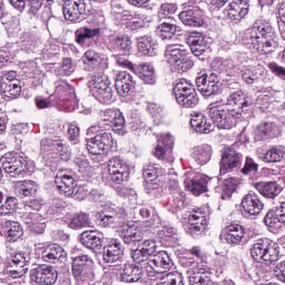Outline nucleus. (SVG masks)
Instances as JSON below:
<instances>
[{
    "label": "nucleus",
    "instance_id": "nucleus-1",
    "mask_svg": "<svg viewBox=\"0 0 285 285\" xmlns=\"http://www.w3.org/2000/svg\"><path fill=\"white\" fill-rule=\"evenodd\" d=\"M240 98L237 96L229 97L226 106L210 105L208 110V117L213 121L216 128L220 130H230L237 126V119L242 117V112H248L246 109H242L239 106Z\"/></svg>",
    "mask_w": 285,
    "mask_h": 285
},
{
    "label": "nucleus",
    "instance_id": "nucleus-2",
    "mask_svg": "<svg viewBox=\"0 0 285 285\" xmlns=\"http://www.w3.org/2000/svg\"><path fill=\"white\" fill-rule=\"evenodd\" d=\"M250 255L255 262H279V245L268 238L257 239L250 247Z\"/></svg>",
    "mask_w": 285,
    "mask_h": 285
},
{
    "label": "nucleus",
    "instance_id": "nucleus-3",
    "mask_svg": "<svg viewBox=\"0 0 285 285\" xmlns=\"http://www.w3.org/2000/svg\"><path fill=\"white\" fill-rule=\"evenodd\" d=\"M176 101L183 108H195L199 104V95L195 85L190 83L186 78L177 80L174 87Z\"/></svg>",
    "mask_w": 285,
    "mask_h": 285
},
{
    "label": "nucleus",
    "instance_id": "nucleus-4",
    "mask_svg": "<svg viewBox=\"0 0 285 285\" xmlns=\"http://www.w3.org/2000/svg\"><path fill=\"white\" fill-rule=\"evenodd\" d=\"M2 168L10 177H26L31 173L30 160L18 153L6 154L2 158Z\"/></svg>",
    "mask_w": 285,
    "mask_h": 285
},
{
    "label": "nucleus",
    "instance_id": "nucleus-5",
    "mask_svg": "<svg viewBox=\"0 0 285 285\" xmlns=\"http://www.w3.org/2000/svg\"><path fill=\"white\" fill-rule=\"evenodd\" d=\"M95 261L87 254L71 257V273L77 282L95 279Z\"/></svg>",
    "mask_w": 285,
    "mask_h": 285
},
{
    "label": "nucleus",
    "instance_id": "nucleus-6",
    "mask_svg": "<svg viewBox=\"0 0 285 285\" xmlns=\"http://www.w3.org/2000/svg\"><path fill=\"white\" fill-rule=\"evenodd\" d=\"M126 219V209L115 204L106 205L105 209L96 215V223L101 228H119Z\"/></svg>",
    "mask_w": 285,
    "mask_h": 285
},
{
    "label": "nucleus",
    "instance_id": "nucleus-7",
    "mask_svg": "<svg viewBox=\"0 0 285 285\" xmlns=\"http://www.w3.org/2000/svg\"><path fill=\"white\" fill-rule=\"evenodd\" d=\"M99 127L94 126L89 128V132H98L94 137L87 139V150L90 155H101L108 153L115 146L112 134L108 131L97 130Z\"/></svg>",
    "mask_w": 285,
    "mask_h": 285
},
{
    "label": "nucleus",
    "instance_id": "nucleus-8",
    "mask_svg": "<svg viewBox=\"0 0 285 285\" xmlns=\"http://www.w3.org/2000/svg\"><path fill=\"white\" fill-rule=\"evenodd\" d=\"M256 28V32H258V37L262 43V52L265 55H271V52H275L277 49V33L275 29L271 24V22H266L264 20H257L254 23Z\"/></svg>",
    "mask_w": 285,
    "mask_h": 285
},
{
    "label": "nucleus",
    "instance_id": "nucleus-9",
    "mask_svg": "<svg viewBox=\"0 0 285 285\" xmlns=\"http://www.w3.org/2000/svg\"><path fill=\"white\" fill-rule=\"evenodd\" d=\"M30 279L37 285H56L59 272L52 265L38 264L30 269Z\"/></svg>",
    "mask_w": 285,
    "mask_h": 285
},
{
    "label": "nucleus",
    "instance_id": "nucleus-10",
    "mask_svg": "<svg viewBox=\"0 0 285 285\" xmlns=\"http://www.w3.org/2000/svg\"><path fill=\"white\" fill-rule=\"evenodd\" d=\"M165 57L170 63H173V66H176L177 70H180L181 72H187V70H190L194 66L193 60L188 58L186 50L179 48L178 45L167 46L165 49Z\"/></svg>",
    "mask_w": 285,
    "mask_h": 285
},
{
    "label": "nucleus",
    "instance_id": "nucleus-11",
    "mask_svg": "<svg viewBox=\"0 0 285 285\" xmlns=\"http://www.w3.org/2000/svg\"><path fill=\"white\" fill-rule=\"evenodd\" d=\"M55 184L60 193L66 197H77V195H82L85 187L77 186V180L72 175H66L63 173L57 174L55 178Z\"/></svg>",
    "mask_w": 285,
    "mask_h": 285
},
{
    "label": "nucleus",
    "instance_id": "nucleus-12",
    "mask_svg": "<svg viewBox=\"0 0 285 285\" xmlns=\"http://www.w3.org/2000/svg\"><path fill=\"white\" fill-rule=\"evenodd\" d=\"M186 42L194 57L199 61H206V51L208 50V37L202 32L191 31L186 37Z\"/></svg>",
    "mask_w": 285,
    "mask_h": 285
},
{
    "label": "nucleus",
    "instance_id": "nucleus-13",
    "mask_svg": "<svg viewBox=\"0 0 285 285\" xmlns=\"http://www.w3.org/2000/svg\"><path fill=\"white\" fill-rule=\"evenodd\" d=\"M157 253V242L153 239H144L140 243V246L130 249V256L135 264H142V266Z\"/></svg>",
    "mask_w": 285,
    "mask_h": 285
},
{
    "label": "nucleus",
    "instance_id": "nucleus-14",
    "mask_svg": "<svg viewBox=\"0 0 285 285\" xmlns=\"http://www.w3.org/2000/svg\"><path fill=\"white\" fill-rule=\"evenodd\" d=\"M28 264H30V255L24 253H17L11 256V259L7 263V273L12 279H19L28 273Z\"/></svg>",
    "mask_w": 285,
    "mask_h": 285
},
{
    "label": "nucleus",
    "instance_id": "nucleus-15",
    "mask_svg": "<svg viewBox=\"0 0 285 285\" xmlns=\"http://www.w3.org/2000/svg\"><path fill=\"white\" fill-rule=\"evenodd\" d=\"M142 267L148 273H164V271L173 268V259L168 252L158 250Z\"/></svg>",
    "mask_w": 285,
    "mask_h": 285
},
{
    "label": "nucleus",
    "instance_id": "nucleus-16",
    "mask_svg": "<svg viewBox=\"0 0 285 285\" xmlns=\"http://www.w3.org/2000/svg\"><path fill=\"white\" fill-rule=\"evenodd\" d=\"M86 0H63L62 14L67 21L77 23L86 14Z\"/></svg>",
    "mask_w": 285,
    "mask_h": 285
},
{
    "label": "nucleus",
    "instance_id": "nucleus-17",
    "mask_svg": "<svg viewBox=\"0 0 285 285\" xmlns=\"http://www.w3.org/2000/svg\"><path fill=\"white\" fill-rule=\"evenodd\" d=\"M196 86L202 92L203 97H213V95H218L219 88V78L217 73L212 72L210 75L205 73L196 78Z\"/></svg>",
    "mask_w": 285,
    "mask_h": 285
},
{
    "label": "nucleus",
    "instance_id": "nucleus-18",
    "mask_svg": "<svg viewBox=\"0 0 285 285\" xmlns=\"http://www.w3.org/2000/svg\"><path fill=\"white\" fill-rule=\"evenodd\" d=\"M173 148H175V138L170 134L161 136L158 139V145L154 150L156 159L165 160L168 164H173L175 158L173 157Z\"/></svg>",
    "mask_w": 285,
    "mask_h": 285
},
{
    "label": "nucleus",
    "instance_id": "nucleus-19",
    "mask_svg": "<svg viewBox=\"0 0 285 285\" xmlns=\"http://www.w3.org/2000/svg\"><path fill=\"white\" fill-rule=\"evenodd\" d=\"M226 89L228 90L229 95L227 97V104L228 100L230 99V97H239L240 101L238 105V108L243 109V110H253V107L255 106V98L253 97V95L246 94L242 90V86L239 85V82L233 81V82H228L226 86Z\"/></svg>",
    "mask_w": 285,
    "mask_h": 285
},
{
    "label": "nucleus",
    "instance_id": "nucleus-20",
    "mask_svg": "<svg viewBox=\"0 0 285 285\" xmlns=\"http://www.w3.org/2000/svg\"><path fill=\"white\" fill-rule=\"evenodd\" d=\"M76 43L81 48H90L92 41L101 37V27L85 26L75 32Z\"/></svg>",
    "mask_w": 285,
    "mask_h": 285
},
{
    "label": "nucleus",
    "instance_id": "nucleus-21",
    "mask_svg": "<svg viewBox=\"0 0 285 285\" xmlns=\"http://www.w3.org/2000/svg\"><path fill=\"white\" fill-rule=\"evenodd\" d=\"M79 242L85 248L92 250L96 256L101 255L104 238L100 233L96 230H85L80 234Z\"/></svg>",
    "mask_w": 285,
    "mask_h": 285
},
{
    "label": "nucleus",
    "instance_id": "nucleus-22",
    "mask_svg": "<svg viewBox=\"0 0 285 285\" xmlns=\"http://www.w3.org/2000/svg\"><path fill=\"white\" fill-rule=\"evenodd\" d=\"M102 259L105 264H118L124 259V250L121 243L117 239H111L107 245L102 246Z\"/></svg>",
    "mask_w": 285,
    "mask_h": 285
},
{
    "label": "nucleus",
    "instance_id": "nucleus-23",
    "mask_svg": "<svg viewBox=\"0 0 285 285\" xmlns=\"http://www.w3.org/2000/svg\"><path fill=\"white\" fill-rule=\"evenodd\" d=\"M240 206L243 208V213L245 215H259L262 210H264V203L259 198V195L255 194V191H249L242 198Z\"/></svg>",
    "mask_w": 285,
    "mask_h": 285
},
{
    "label": "nucleus",
    "instance_id": "nucleus-24",
    "mask_svg": "<svg viewBox=\"0 0 285 285\" xmlns=\"http://www.w3.org/2000/svg\"><path fill=\"white\" fill-rule=\"evenodd\" d=\"M244 227L239 224H232L222 229L220 239L226 242L229 246H237L242 243L245 235Z\"/></svg>",
    "mask_w": 285,
    "mask_h": 285
},
{
    "label": "nucleus",
    "instance_id": "nucleus-25",
    "mask_svg": "<svg viewBox=\"0 0 285 285\" xmlns=\"http://www.w3.org/2000/svg\"><path fill=\"white\" fill-rule=\"evenodd\" d=\"M115 86L120 97H128L135 89V80L128 71H120L115 79Z\"/></svg>",
    "mask_w": 285,
    "mask_h": 285
},
{
    "label": "nucleus",
    "instance_id": "nucleus-26",
    "mask_svg": "<svg viewBox=\"0 0 285 285\" xmlns=\"http://www.w3.org/2000/svg\"><path fill=\"white\" fill-rule=\"evenodd\" d=\"M242 164V154L237 153L234 149H227L222 155L220 160V173L223 175H226V173H230V170H234V168H237Z\"/></svg>",
    "mask_w": 285,
    "mask_h": 285
},
{
    "label": "nucleus",
    "instance_id": "nucleus-27",
    "mask_svg": "<svg viewBox=\"0 0 285 285\" xmlns=\"http://www.w3.org/2000/svg\"><path fill=\"white\" fill-rule=\"evenodd\" d=\"M185 188L193 193L196 197H199L203 193L208 190V178L206 176L197 175L189 176L184 181Z\"/></svg>",
    "mask_w": 285,
    "mask_h": 285
},
{
    "label": "nucleus",
    "instance_id": "nucleus-28",
    "mask_svg": "<svg viewBox=\"0 0 285 285\" xmlns=\"http://www.w3.org/2000/svg\"><path fill=\"white\" fill-rule=\"evenodd\" d=\"M140 265L141 267L136 264L126 263L120 274V282H125V284H135V282H139V279L144 277V264Z\"/></svg>",
    "mask_w": 285,
    "mask_h": 285
},
{
    "label": "nucleus",
    "instance_id": "nucleus-29",
    "mask_svg": "<svg viewBox=\"0 0 285 285\" xmlns=\"http://www.w3.org/2000/svg\"><path fill=\"white\" fill-rule=\"evenodd\" d=\"M208 225V220L206 216L200 212H195V214L189 215L188 225H187V233L195 237L206 230V226Z\"/></svg>",
    "mask_w": 285,
    "mask_h": 285
},
{
    "label": "nucleus",
    "instance_id": "nucleus-30",
    "mask_svg": "<svg viewBox=\"0 0 285 285\" xmlns=\"http://www.w3.org/2000/svg\"><path fill=\"white\" fill-rule=\"evenodd\" d=\"M179 21L188 28H202L204 26V17L198 10L185 9L178 14Z\"/></svg>",
    "mask_w": 285,
    "mask_h": 285
},
{
    "label": "nucleus",
    "instance_id": "nucleus-31",
    "mask_svg": "<svg viewBox=\"0 0 285 285\" xmlns=\"http://www.w3.org/2000/svg\"><path fill=\"white\" fill-rule=\"evenodd\" d=\"M136 40L140 55L145 57H155V55H157V40L153 39L150 36H138Z\"/></svg>",
    "mask_w": 285,
    "mask_h": 285
},
{
    "label": "nucleus",
    "instance_id": "nucleus-32",
    "mask_svg": "<svg viewBox=\"0 0 285 285\" xmlns=\"http://www.w3.org/2000/svg\"><path fill=\"white\" fill-rule=\"evenodd\" d=\"M62 222L67 224L68 228H71L72 230H79L90 226V216L80 212L63 217Z\"/></svg>",
    "mask_w": 285,
    "mask_h": 285
},
{
    "label": "nucleus",
    "instance_id": "nucleus-33",
    "mask_svg": "<svg viewBox=\"0 0 285 285\" xmlns=\"http://www.w3.org/2000/svg\"><path fill=\"white\" fill-rule=\"evenodd\" d=\"M108 48L112 52H122V55H130V50H132V40L128 35L115 37L109 41Z\"/></svg>",
    "mask_w": 285,
    "mask_h": 285
},
{
    "label": "nucleus",
    "instance_id": "nucleus-34",
    "mask_svg": "<svg viewBox=\"0 0 285 285\" xmlns=\"http://www.w3.org/2000/svg\"><path fill=\"white\" fill-rule=\"evenodd\" d=\"M120 237L124 244H126L127 246L139 248L146 235L140 229L127 228L121 232Z\"/></svg>",
    "mask_w": 285,
    "mask_h": 285
},
{
    "label": "nucleus",
    "instance_id": "nucleus-35",
    "mask_svg": "<svg viewBox=\"0 0 285 285\" xmlns=\"http://www.w3.org/2000/svg\"><path fill=\"white\" fill-rule=\"evenodd\" d=\"M255 188L263 197H267L268 199H275L282 193V186L277 181L256 183Z\"/></svg>",
    "mask_w": 285,
    "mask_h": 285
},
{
    "label": "nucleus",
    "instance_id": "nucleus-36",
    "mask_svg": "<svg viewBox=\"0 0 285 285\" xmlns=\"http://www.w3.org/2000/svg\"><path fill=\"white\" fill-rule=\"evenodd\" d=\"M2 233H4L7 242H17L23 236V228L19 222L7 220L2 225Z\"/></svg>",
    "mask_w": 285,
    "mask_h": 285
},
{
    "label": "nucleus",
    "instance_id": "nucleus-37",
    "mask_svg": "<svg viewBox=\"0 0 285 285\" xmlns=\"http://www.w3.org/2000/svg\"><path fill=\"white\" fill-rule=\"evenodd\" d=\"M41 257L43 262L57 264L63 257V248L57 244H49L42 247Z\"/></svg>",
    "mask_w": 285,
    "mask_h": 285
},
{
    "label": "nucleus",
    "instance_id": "nucleus-38",
    "mask_svg": "<svg viewBox=\"0 0 285 285\" xmlns=\"http://www.w3.org/2000/svg\"><path fill=\"white\" fill-rule=\"evenodd\" d=\"M213 157V147L210 145L204 144L195 147L193 153V158L198 164V166H206L210 158Z\"/></svg>",
    "mask_w": 285,
    "mask_h": 285
},
{
    "label": "nucleus",
    "instance_id": "nucleus-39",
    "mask_svg": "<svg viewBox=\"0 0 285 285\" xmlns=\"http://www.w3.org/2000/svg\"><path fill=\"white\" fill-rule=\"evenodd\" d=\"M138 70V77L141 79L142 83H146L147 86L157 85V73L155 72V67H153V65H139Z\"/></svg>",
    "mask_w": 285,
    "mask_h": 285
},
{
    "label": "nucleus",
    "instance_id": "nucleus-40",
    "mask_svg": "<svg viewBox=\"0 0 285 285\" xmlns=\"http://www.w3.org/2000/svg\"><path fill=\"white\" fill-rule=\"evenodd\" d=\"M157 33H158V37H160V39L165 41V39H171L173 37H175V35L177 37H180L181 27L169 23V22H163L158 26Z\"/></svg>",
    "mask_w": 285,
    "mask_h": 285
},
{
    "label": "nucleus",
    "instance_id": "nucleus-41",
    "mask_svg": "<svg viewBox=\"0 0 285 285\" xmlns=\"http://www.w3.org/2000/svg\"><path fill=\"white\" fill-rule=\"evenodd\" d=\"M39 190V185L33 180H23L18 183L16 193L19 197H35Z\"/></svg>",
    "mask_w": 285,
    "mask_h": 285
},
{
    "label": "nucleus",
    "instance_id": "nucleus-42",
    "mask_svg": "<svg viewBox=\"0 0 285 285\" xmlns=\"http://www.w3.org/2000/svg\"><path fill=\"white\" fill-rule=\"evenodd\" d=\"M82 63L86 70H97L101 66V55L92 49L87 50L82 56Z\"/></svg>",
    "mask_w": 285,
    "mask_h": 285
},
{
    "label": "nucleus",
    "instance_id": "nucleus-43",
    "mask_svg": "<svg viewBox=\"0 0 285 285\" xmlns=\"http://www.w3.org/2000/svg\"><path fill=\"white\" fill-rule=\"evenodd\" d=\"M242 41L244 46H253L255 50H259V48H262V40L255 24L244 32Z\"/></svg>",
    "mask_w": 285,
    "mask_h": 285
},
{
    "label": "nucleus",
    "instance_id": "nucleus-44",
    "mask_svg": "<svg viewBox=\"0 0 285 285\" xmlns=\"http://www.w3.org/2000/svg\"><path fill=\"white\" fill-rule=\"evenodd\" d=\"M256 135L262 137V139H268V137L273 139L279 137V127L273 122H263L258 125Z\"/></svg>",
    "mask_w": 285,
    "mask_h": 285
},
{
    "label": "nucleus",
    "instance_id": "nucleus-45",
    "mask_svg": "<svg viewBox=\"0 0 285 285\" xmlns=\"http://www.w3.org/2000/svg\"><path fill=\"white\" fill-rule=\"evenodd\" d=\"M189 124L191 128L200 135H208V132H210V124H207L204 114H196L193 116Z\"/></svg>",
    "mask_w": 285,
    "mask_h": 285
},
{
    "label": "nucleus",
    "instance_id": "nucleus-46",
    "mask_svg": "<svg viewBox=\"0 0 285 285\" xmlns=\"http://www.w3.org/2000/svg\"><path fill=\"white\" fill-rule=\"evenodd\" d=\"M56 92L65 99H69L71 101H77V94L75 92V87L68 83L66 80H58L56 82Z\"/></svg>",
    "mask_w": 285,
    "mask_h": 285
},
{
    "label": "nucleus",
    "instance_id": "nucleus-47",
    "mask_svg": "<svg viewBox=\"0 0 285 285\" xmlns=\"http://www.w3.org/2000/svg\"><path fill=\"white\" fill-rule=\"evenodd\" d=\"M237 186H239V179L235 177L226 178L220 186V199H230L233 193L237 190Z\"/></svg>",
    "mask_w": 285,
    "mask_h": 285
},
{
    "label": "nucleus",
    "instance_id": "nucleus-48",
    "mask_svg": "<svg viewBox=\"0 0 285 285\" xmlns=\"http://www.w3.org/2000/svg\"><path fill=\"white\" fill-rule=\"evenodd\" d=\"M19 217L28 228L33 225L36 222H43V216L38 212H32L30 209L21 208L19 212Z\"/></svg>",
    "mask_w": 285,
    "mask_h": 285
},
{
    "label": "nucleus",
    "instance_id": "nucleus-49",
    "mask_svg": "<svg viewBox=\"0 0 285 285\" xmlns=\"http://www.w3.org/2000/svg\"><path fill=\"white\" fill-rule=\"evenodd\" d=\"M284 147H273L266 151L263 157V161H265V164H277L284 159Z\"/></svg>",
    "mask_w": 285,
    "mask_h": 285
},
{
    "label": "nucleus",
    "instance_id": "nucleus-50",
    "mask_svg": "<svg viewBox=\"0 0 285 285\" xmlns=\"http://www.w3.org/2000/svg\"><path fill=\"white\" fill-rule=\"evenodd\" d=\"M1 90H3L6 97L17 99L21 95V85H19V80H14V82L3 81L1 82Z\"/></svg>",
    "mask_w": 285,
    "mask_h": 285
},
{
    "label": "nucleus",
    "instance_id": "nucleus-51",
    "mask_svg": "<svg viewBox=\"0 0 285 285\" xmlns=\"http://www.w3.org/2000/svg\"><path fill=\"white\" fill-rule=\"evenodd\" d=\"M224 19H232V21H242L244 19V13L239 10L237 2H230L226 9L223 11Z\"/></svg>",
    "mask_w": 285,
    "mask_h": 285
},
{
    "label": "nucleus",
    "instance_id": "nucleus-52",
    "mask_svg": "<svg viewBox=\"0 0 285 285\" xmlns=\"http://www.w3.org/2000/svg\"><path fill=\"white\" fill-rule=\"evenodd\" d=\"M129 173L130 167L121 160L118 156L112 157L108 161V173Z\"/></svg>",
    "mask_w": 285,
    "mask_h": 285
},
{
    "label": "nucleus",
    "instance_id": "nucleus-53",
    "mask_svg": "<svg viewBox=\"0 0 285 285\" xmlns=\"http://www.w3.org/2000/svg\"><path fill=\"white\" fill-rule=\"evenodd\" d=\"M185 265L193 271V275H208L206 273V263L200 261H195V258H189L185 262Z\"/></svg>",
    "mask_w": 285,
    "mask_h": 285
},
{
    "label": "nucleus",
    "instance_id": "nucleus-54",
    "mask_svg": "<svg viewBox=\"0 0 285 285\" xmlns=\"http://www.w3.org/2000/svg\"><path fill=\"white\" fill-rule=\"evenodd\" d=\"M106 83H110L108 76L102 73H96L88 81V88H90V90L94 91V90H97L98 88H101Z\"/></svg>",
    "mask_w": 285,
    "mask_h": 285
},
{
    "label": "nucleus",
    "instance_id": "nucleus-55",
    "mask_svg": "<svg viewBox=\"0 0 285 285\" xmlns=\"http://www.w3.org/2000/svg\"><path fill=\"white\" fill-rule=\"evenodd\" d=\"M157 285H184V275L179 272L169 273L166 278Z\"/></svg>",
    "mask_w": 285,
    "mask_h": 285
},
{
    "label": "nucleus",
    "instance_id": "nucleus-56",
    "mask_svg": "<svg viewBox=\"0 0 285 285\" xmlns=\"http://www.w3.org/2000/svg\"><path fill=\"white\" fill-rule=\"evenodd\" d=\"M94 97L100 104H112L115 101V91H112V87H109L105 91L94 92Z\"/></svg>",
    "mask_w": 285,
    "mask_h": 285
},
{
    "label": "nucleus",
    "instance_id": "nucleus-57",
    "mask_svg": "<svg viewBox=\"0 0 285 285\" xmlns=\"http://www.w3.org/2000/svg\"><path fill=\"white\" fill-rule=\"evenodd\" d=\"M19 199L17 197H7L4 204L0 206V215H10L13 210H17Z\"/></svg>",
    "mask_w": 285,
    "mask_h": 285
},
{
    "label": "nucleus",
    "instance_id": "nucleus-58",
    "mask_svg": "<svg viewBox=\"0 0 285 285\" xmlns=\"http://www.w3.org/2000/svg\"><path fill=\"white\" fill-rule=\"evenodd\" d=\"M147 110L150 112L151 117L156 119V121H161L164 117H166V111L164 107L158 105L157 102H149L147 106Z\"/></svg>",
    "mask_w": 285,
    "mask_h": 285
},
{
    "label": "nucleus",
    "instance_id": "nucleus-59",
    "mask_svg": "<svg viewBox=\"0 0 285 285\" xmlns=\"http://www.w3.org/2000/svg\"><path fill=\"white\" fill-rule=\"evenodd\" d=\"M42 6L43 0H24V8H27V14H30L31 17H37Z\"/></svg>",
    "mask_w": 285,
    "mask_h": 285
},
{
    "label": "nucleus",
    "instance_id": "nucleus-60",
    "mask_svg": "<svg viewBox=\"0 0 285 285\" xmlns=\"http://www.w3.org/2000/svg\"><path fill=\"white\" fill-rule=\"evenodd\" d=\"M51 153H55L56 155H60V157H63L65 155L66 160L70 159V151H68V147L60 140H53Z\"/></svg>",
    "mask_w": 285,
    "mask_h": 285
},
{
    "label": "nucleus",
    "instance_id": "nucleus-61",
    "mask_svg": "<svg viewBox=\"0 0 285 285\" xmlns=\"http://www.w3.org/2000/svg\"><path fill=\"white\" fill-rule=\"evenodd\" d=\"M110 124L115 132H119L122 128L126 127V118L124 117L121 110L117 111L116 117L112 118Z\"/></svg>",
    "mask_w": 285,
    "mask_h": 285
},
{
    "label": "nucleus",
    "instance_id": "nucleus-62",
    "mask_svg": "<svg viewBox=\"0 0 285 285\" xmlns=\"http://www.w3.org/2000/svg\"><path fill=\"white\" fill-rule=\"evenodd\" d=\"M210 276L208 274H191L189 285H209Z\"/></svg>",
    "mask_w": 285,
    "mask_h": 285
},
{
    "label": "nucleus",
    "instance_id": "nucleus-63",
    "mask_svg": "<svg viewBox=\"0 0 285 285\" xmlns=\"http://www.w3.org/2000/svg\"><path fill=\"white\" fill-rule=\"evenodd\" d=\"M109 177H110V181H112L114 184L121 186L122 184H125V181H128V179L130 178V174L129 173H117V171H109Z\"/></svg>",
    "mask_w": 285,
    "mask_h": 285
},
{
    "label": "nucleus",
    "instance_id": "nucleus-64",
    "mask_svg": "<svg viewBox=\"0 0 285 285\" xmlns=\"http://www.w3.org/2000/svg\"><path fill=\"white\" fill-rule=\"evenodd\" d=\"M259 168V165L253 160V158L247 157L244 167L240 169L243 175H255Z\"/></svg>",
    "mask_w": 285,
    "mask_h": 285
}]
</instances>
